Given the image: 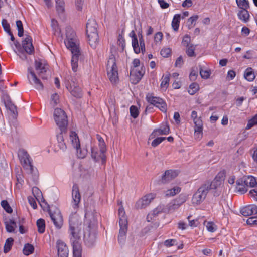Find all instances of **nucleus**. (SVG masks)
<instances>
[{"instance_id": "obj_58", "label": "nucleus", "mask_w": 257, "mask_h": 257, "mask_svg": "<svg viewBox=\"0 0 257 257\" xmlns=\"http://www.w3.org/2000/svg\"><path fill=\"white\" fill-rule=\"evenodd\" d=\"M96 138H97V140H98V142H99V148H102L106 149L105 143L103 139V138L100 136H99V135H97Z\"/></svg>"}, {"instance_id": "obj_37", "label": "nucleus", "mask_w": 257, "mask_h": 257, "mask_svg": "<svg viewBox=\"0 0 257 257\" xmlns=\"http://www.w3.org/2000/svg\"><path fill=\"white\" fill-rule=\"evenodd\" d=\"M159 97H155L152 96L151 94H148L146 95V99L147 101L151 105H153V106H155L158 102V100L159 99Z\"/></svg>"}, {"instance_id": "obj_12", "label": "nucleus", "mask_w": 257, "mask_h": 257, "mask_svg": "<svg viewBox=\"0 0 257 257\" xmlns=\"http://www.w3.org/2000/svg\"><path fill=\"white\" fill-rule=\"evenodd\" d=\"M132 63H133V67H131V68L130 75H131V77L133 80V83L134 84H136L140 81L142 77H143V74L142 73V72L140 71H139V70L138 71L136 69V68L138 67L140 65V64L139 59H134Z\"/></svg>"}, {"instance_id": "obj_41", "label": "nucleus", "mask_w": 257, "mask_h": 257, "mask_svg": "<svg viewBox=\"0 0 257 257\" xmlns=\"http://www.w3.org/2000/svg\"><path fill=\"white\" fill-rule=\"evenodd\" d=\"M1 205L6 212L8 213H12L13 209L7 200H2L1 202Z\"/></svg>"}, {"instance_id": "obj_31", "label": "nucleus", "mask_w": 257, "mask_h": 257, "mask_svg": "<svg viewBox=\"0 0 257 257\" xmlns=\"http://www.w3.org/2000/svg\"><path fill=\"white\" fill-rule=\"evenodd\" d=\"M170 128L168 125H166L163 128H157L155 130L151 136L167 135L169 133Z\"/></svg>"}, {"instance_id": "obj_42", "label": "nucleus", "mask_w": 257, "mask_h": 257, "mask_svg": "<svg viewBox=\"0 0 257 257\" xmlns=\"http://www.w3.org/2000/svg\"><path fill=\"white\" fill-rule=\"evenodd\" d=\"M238 7L241 9H248L249 7V3L246 0H236Z\"/></svg>"}, {"instance_id": "obj_50", "label": "nucleus", "mask_w": 257, "mask_h": 257, "mask_svg": "<svg viewBox=\"0 0 257 257\" xmlns=\"http://www.w3.org/2000/svg\"><path fill=\"white\" fill-rule=\"evenodd\" d=\"M171 53V49L169 48H163L160 52V54L162 56L165 58L168 57Z\"/></svg>"}, {"instance_id": "obj_64", "label": "nucleus", "mask_w": 257, "mask_h": 257, "mask_svg": "<svg viewBox=\"0 0 257 257\" xmlns=\"http://www.w3.org/2000/svg\"><path fill=\"white\" fill-rule=\"evenodd\" d=\"M73 257H82V256H81L82 248L73 249Z\"/></svg>"}, {"instance_id": "obj_4", "label": "nucleus", "mask_w": 257, "mask_h": 257, "mask_svg": "<svg viewBox=\"0 0 257 257\" xmlns=\"http://www.w3.org/2000/svg\"><path fill=\"white\" fill-rule=\"evenodd\" d=\"M79 222L76 215L70 217L69 233L70 242L73 249L82 248L80 229L78 227Z\"/></svg>"}, {"instance_id": "obj_51", "label": "nucleus", "mask_w": 257, "mask_h": 257, "mask_svg": "<svg viewBox=\"0 0 257 257\" xmlns=\"http://www.w3.org/2000/svg\"><path fill=\"white\" fill-rule=\"evenodd\" d=\"M87 152V149L83 148V149H81L80 147L78 148V152H77V153L79 158H84L86 156Z\"/></svg>"}, {"instance_id": "obj_30", "label": "nucleus", "mask_w": 257, "mask_h": 257, "mask_svg": "<svg viewBox=\"0 0 257 257\" xmlns=\"http://www.w3.org/2000/svg\"><path fill=\"white\" fill-rule=\"evenodd\" d=\"M244 77L248 81H252L255 79L254 73L251 67H248L245 70Z\"/></svg>"}, {"instance_id": "obj_10", "label": "nucleus", "mask_w": 257, "mask_h": 257, "mask_svg": "<svg viewBox=\"0 0 257 257\" xmlns=\"http://www.w3.org/2000/svg\"><path fill=\"white\" fill-rule=\"evenodd\" d=\"M48 212L55 227L57 229H60L63 223V217L60 211L56 208L53 211L49 209Z\"/></svg>"}, {"instance_id": "obj_61", "label": "nucleus", "mask_w": 257, "mask_h": 257, "mask_svg": "<svg viewBox=\"0 0 257 257\" xmlns=\"http://www.w3.org/2000/svg\"><path fill=\"white\" fill-rule=\"evenodd\" d=\"M176 240L175 239H168L164 242V244L167 247H170L175 244Z\"/></svg>"}, {"instance_id": "obj_27", "label": "nucleus", "mask_w": 257, "mask_h": 257, "mask_svg": "<svg viewBox=\"0 0 257 257\" xmlns=\"http://www.w3.org/2000/svg\"><path fill=\"white\" fill-rule=\"evenodd\" d=\"M56 8L59 16H63L65 12V3L64 0H55Z\"/></svg>"}, {"instance_id": "obj_1", "label": "nucleus", "mask_w": 257, "mask_h": 257, "mask_svg": "<svg viewBox=\"0 0 257 257\" xmlns=\"http://www.w3.org/2000/svg\"><path fill=\"white\" fill-rule=\"evenodd\" d=\"M54 118L59 127V132L57 134V146L59 149L64 152L67 147L64 142V138L67 135L68 119L65 111L61 108H56L54 112Z\"/></svg>"}, {"instance_id": "obj_8", "label": "nucleus", "mask_w": 257, "mask_h": 257, "mask_svg": "<svg viewBox=\"0 0 257 257\" xmlns=\"http://www.w3.org/2000/svg\"><path fill=\"white\" fill-rule=\"evenodd\" d=\"M66 80V88L73 96L76 98H81L82 96L81 89L78 85V82L76 78H73L71 76H68Z\"/></svg>"}, {"instance_id": "obj_35", "label": "nucleus", "mask_w": 257, "mask_h": 257, "mask_svg": "<svg viewBox=\"0 0 257 257\" xmlns=\"http://www.w3.org/2000/svg\"><path fill=\"white\" fill-rule=\"evenodd\" d=\"M38 231L40 233H43L45 230V222L43 219H39L37 221Z\"/></svg>"}, {"instance_id": "obj_18", "label": "nucleus", "mask_w": 257, "mask_h": 257, "mask_svg": "<svg viewBox=\"0 0 257 257\" xmlns=\"http://www.w3.org/2000/svg\"><path fill=\"white\" fill-rule=\"evenodd\" d=\"M22 47L25 52L28 54L31 55L34 52V48L32 44V39L30 36H27L22 42Z\"/></svg>"}, {"instance_id": "obj_53", "label": "nucleus", "mask_w": 257, "mask_h": 257, "mask_svg": "<svg viewBox=\"0 0 257 257\" xmlns=\"http://www.w3.org/2000/svg\"><path fill=\"white\" fill-rule=\"evenodd\" d=\"M198 18L199 17L198 15H194L188 19L187 24L189 29H190L193 27L192 25L193 23L196 21Z\"/></svg>"}, {"instance_id": "obj_59", "label": "nucleus", "mask_w": 257, "mask_h": 257, "mask_svg": "<svg viewBox=\"0 0 257 257\" xmlns=\"http://www.w3.org/2000/svg\"><path fill=\"white\" fill-rule=\"evenodd\" d=\"M84 0H75L76 7L77 10L82 11Z\"/></svg>"}, {"instance_id": "obj_39", "label": "nucleus", "mask_w": 257, "mask_h": 257, "mask_svg": "<svg viewBox=\"0 0 257 257\" xmlns=\"http://www.w3.org/2000/svg\"><path fill=\"white\" fill-rule=\"evenodd\" d=\"M165 211V208L163 205H159L155 209L153 210L152 215L153 217L157 216L159 213L164 212Z\"/></svg>"}, {"instance_id": "obj_49", "label": "nucleus", "mask_w": 257, "mask_h": 257, "mask_svg": "<svg viewBox=\"0 0 257 257\" xmlns=\"http://www.w3.org/2000/svg\"><path fill=\"white\" fill-rule=\"evenodd\" d=\"M210 74L211 72L210 70H204L202 69V68H200V74L202 78L208 79L210 77Z\"/></svg>"}, {"instance_id": "obj_9", "label": "nucleus", "mask_w": 257, "mask_h": 257, "mask_svg": "<svg viewBox=\"0 0 257 257\" xmlns=\"http://www.w3.org/2000/svg\"><path fill=\"white\" fill-rule=\"evenodd\" d=\"M84 240L85 244L89 247L94 245L96 241V228L94 223L92 224H89L87 228L84 232Z\"/></svg>"}, {"instance_id": "obj_56", "label": "nucleus", "mask_w": 257, "mask_h": 257, "mask_svg": "<svg viewBox=\"0 0 257 257\" xmlns=\"http://www.w3.org/2000/svg\"><path fill=\"white\" fill-rule=\"evenodd\" d=\"M206 227L207 230L209 232H214L216 231L215 225L212 222H207Z\"/></svg>"}, {"instance_id": "obj_38", "label": "nucleus", "mask_w": 257, "mask_h": 257, "mask_svg": "<svg viewBox=\"0 0 257 257\" xmlns=\"http://www.w3.org/2000/svg\"><path fill=\"white\" fill-rule=\"evenodd\" d=\"M34 250V246L29 243L26 244L23 249V253L26 255L32 254Z\"/></svg>"}, {"instance_id": "obj_24", "label": "nucleus", "mask_w": 257, "mask_h": 257, "mask_svg": "<svg viewBox=\"0 0 257 257\" xmlns=\"http://www.w3.org/2000/svg\"><path fill=\"white\" fill-rule=\"evenodd\" d=\"M136 30V28L135 30H133L129 34V36L132 38V46L134 51L135 53L138 54L140 52V48H139V43L137 36L135 34V31Z\"/></svg>"}, {"instance_id": "obj_47", "label": "nucleus", "mask_w": 257, "mask_h": 257, "mask_svg": "<svg viewBox=\"0 0 257 257\" xmlns=\"http://www.w3.org/2000/svg\"><path fill=\"white\" fill-rule=\"evenodd\" d=\"M162 81L161 83V87H167L170 81V74H168L162 77Z\"/></svg>"}, {"instance_id": "obj_52", "label": "nucleus", "mask_w": 257, "mask_h": 257, "mask_svg": "<svg viewBox=\"0 0 257 257\" xmlns=\"http://www.w3.org/2000/svg\"><path fill=\"white\" fill-rule=\"evenodd\" d=\"M166 139V137H158L154 139L152 142V146L154 147H156L159 144H160L161 142H162L164 140H165Z\"/></svg>"}, {"instance_id": "obj_15", "label": "nucleus", "mask_w": 257, "mask_h": 257, "mask_svg": "<svg viewBox=\"0 0 257 257\" xmlns=\"http://www.w3.org/2000/svg\"><path fill=\"white\" fill-rule=\"evenodd\" d=\"M45 63H43L41 60H35V68L39 77L43 80L47 79V76L45 75L47 72V68L45 67Z\"/></svg>"}, {"instance_id": "obj_14", "label": "nucleus", "mask_w": 257, "mask_h": 257, "mask_svg": "<svg viewBox=\"0 0 257 257\" xmlns=\"http://www.w3.org/2000/svg\"><path fill=\"white\" fill-rule=\"evenodd\" d=\"M155 197V195L153 193L148 194L143 196L136 203L135 207L137 209H142L147 207Z\"/></svg>"}, {"instance_id": "obj_28", "label": "nucleus", "mask_w": 257, "mask_h": 257, "mask_svg": "<svg viewBox=\"0 0 257 257\" xmlns=\"http://www.w3.org/2000/svg\"><path fill=\"white\" fill-rule=\"evenodd\" d=\"M247 9H241L237 14L239 19L245 23L247 22L249 18V14Z\"/></svg>"}, {"instance_id": "obj_44", "label": "nucleus", "mask_w": 257, "mask_h": 257, "mask_svg": "<svg viewBox=\"0 0 257 257\" xmlns=\"http://www.w3.org/2000/svg\"><path fill=\"white\" fill-rule=\"evenodd\" d=\"M186 53L189 57H195L196 54L195 53V46L193 45H191L189 46L186 47Z\"/></svg>"}, {"instance_id": "obj_33", "label": "nucleus", "mask_w": 257, "mask_h": 257, "mask_svg": "<svg viewBox=\"0 0 257 257\" xmlns=\"http://www.w3.org/2000/svg\"><path fill=\"white\" fill-rule=\"evenodd\" d=\"M181 15L180 14H175L172 21V27L174 31H176L178 30Z\"/></svg>"}, {"instance_id": "obj_54", "label": "nucleus", "mask_w": 257, "mask_h": 257, "mask_svg": "<svg viewBox=\"0 0 257 257\" xmlns=\"http://www.w3.org/2000/svg\"><path fill=\"white\" fill-rule=\"evenodd\" d=\"M2 25L6 32L9 33L11 32L10 24L7 20L3 19L2 21Z\"/></svg>"}, {"instance_id": "obj_6", "label": "nucleus", "mask_w": 257, "mask_h": 257, "mask_svg": "<svg viewBox=\"0 0 257 257\" xmlns=\"http://www.w3.org/2000/svg\"><path fill=\"white\" fill-rule=\"evenodd\" d=\"M18 157L24 168L28 170L31 174H34L33 180L36 183L38 181V176L35 173L32 160L29 154L25 150L21 149L18 152Z\"/></svg>"}, {"instance_id": "obj_29", "label": "nucleus", "mask_w": 257, "mask_h": 257, "mask_svg": "<svg viewBox=\"0 0 257 257\" xmlns=\"http://www.w3.org/2000/svg\"><path fill=\"white\" fill-rule=\"evenodd\" d=\"M243 183L246 186L250 187H254L257 185L255 178L252 176L245 177L243 180Z\"/></svg>"}, {"instance_id": "obj_19", "label": "nucleus", "mask_w": 257, "mask_h": 257, "mask_svg": "<svg viewBox=\"0 0 257 257\" xmlns=\"http://www.w3.org/2000/svg\"><path fill=\"white\" fill-rule=\"evenodd\" d=\"M240 213L244 216L257 214V205L251 204L246 206L240 210Z\"/></svg>"}, {"instance_id": "obj_43", "label": "nucleus", "mask_w": 257, "mask_h": 257, "mask_svg": "<svg viewBox=\"0 0 257 257\" xmlns=\"http://www.w3.org/2000/svg\"><path fill=\"white\" fill-rule=\"evenodd\" d=\"M18 30V36L20 37H22L24 34V29L22 23L20 20H17L16 22Z\"/></svg>"}, {"instance_id": "obj_57", "label": "nucleus", "mask_w": 257, "mask_h": 257, "mask_svg": "<svg viewBox=\"0 0 257 257\" xmlns=\"http://www.w3.org/2000/svg\"><path fill=\"white\" fill-rule=\"evenodd\" d=\"M190 37L188 35H185L183 38L182 43L184 46L188 47L190 46Z\"/></svg>"}, {"instance_id": "obj_25", "label": "nucleus", "mask_w": 257, "mask_h": 257, "mask_svg": "<svg viewBox=\"0 0 257 257\" xmlns=\"http://www.w3.org/2000/svg\"><path fill=\"white\" fill-rule=\"evenodd\" d=\"M69 139L72 146L77 150V152H78V148L80 147V144L77 134L74 132H70Z\"/></svg>"}, {"instance_id": "obj_3", "label": "nucleus", "mask_w": 257, "mask_h": 257, "mask_svg": "<svg viewBox=\"0 0 257 257\" xmlns=\"http://www.w3.org/2000/svg\"><path fill=\"white\" fill-rule=\"evenodd\" d=\"M219 177L218 175L212 181H207L200 186L193 196V204H200L205 199L210 189H216L221 184V181L218 179Z\"/></svg>"}, {"instance_id": "obj_62", "label": "nucleus", "mask_w": 257, "mask_h": 257, "mask_svg": "<svg viewBox=\"0 0 257 257\" xmlns=\"http://www.w3.org/2000/svg\"><path fill=\"white\" fill-rule=\"evenodd\" d=\"M51 101L53 102L54 105H56L59 102V96L57 93H54L51 97Z\"/></svg>"}, {"instance_id": "obj_21", "label": "nucleus", "mask_w": 257, "mask_h": 257, "mask_svg": "<svg viewBox=\"0 0 257 257\" xmlns=\"http://www.w3.org/2000/svg\"><path fill=\"white\" fill-rule=\"evenodd\" d=\"M58 257H68V248L66 245L62 241H58L57 243Z\"/></svg>"}, {"instance_id": "obj_7", "label": "nucleus", "mask_w": 257, "mask_h": 257, "mask_svg": "<svg viewBox=\"0 0 257 257\" xmlns=\"http://www.w3.org/2000/svg\"><path fill=\"white\" fill-rule=\"evenodd\" d=\"M107 75L112 83H116L118 80V70L115 58L113 55L109 56L107 64Z\"/></svg>"}, {"instance_id": "obj_23", "label": "nucleus", "mask_w": 257, "mask_h": 257, "mask_svg": "<svg viewBox=\"0 0 257 257\" xmlns=\"http://www.w3.org/2000/svg\"><path fill=\"white\" fill-rule=\"evenodd\" d=\"M5 105L12 114L13 118H16L18 114L17 107L10 100L9 97L8 98V100L5 101Z\"/></svg>"}, {"instance_id": "obj_63", "label": "nucleus", "mask_w": 257, "mask_h": 257, "mask_svg": "<svg viewBox=\"0 0 257 257\" xmlns=\"http://www.w3.org/2000/svg\"><path fill=\"white\" fill-rule=\"evenodd\" d=\"M255 124H257V121L254 120L253 119H251L248 120L247 125L246 126V129H250Z\"/></svg>"}, {"instance_id": "obj_60", "label": "nucleus", "mask_w": 257, "mask_h": 257, "mask_svg": "<svg viewBox=\"0 0 257 257\" xmlns=\"http://www.w3.org/2000/svg\"><path fill=\"white\" fill-rule=\"evenodd\" d=\"M183 60L181 56L179 57L176 60L175 66L176 67H181L183 64Z\"/></svg>"}, {"instance_id": "obj_17", "label": "nucleus", "mask_w": 257, "mask_h": 257, "mask_svg": "<svg viewBox=\"0 0 257 257\" xmlns=\"http://www.w3.org/2000/svg\"><path fill=\"white\" fill-rule=\"evenodd\" d=\"M191 117L193 120L195 124V133L197 134L202 133L203 122L200 117H197V113L196 111L193 110L192 111Z\"/></svg>"}, {"instance_id": "obj_26", "label": "nucleus", "mask_w": 257, "mask_h": 257, "mask_svg": "<svg viewBox=\"0 0 257 257\" xmlns=\"http://www.w3.org/2000/svg\"><path fill=\"white\" fill-rule=\"evenodd\" d=\"M118 215H119V224H127V220L125 216V212L124 209L122 206L119 207L118 209Z\"/></svg>"}, {"instance_id": "obj_34", "label": "nucleus", "mask_w": 257, "mask_h": 257, "mask_svg": "<svg viewBox=\"0 0 257 257\" xmlns=\"http://www.w3.org/2000/svg\"><path fill=\"white\" fill-rule=\"evenodd\" d=\"M158 101V102L155 106L158 108L162 112H166L167 106L165 101L160 97Z\"/></svg>"}, {"instance_id": "obj_36", "label": "nucleus", "mask_w": 257, "mask_h": 257, "mask_svg": "<svg viewBox=\"0 0 257 257\" xmlns=\"http://www.w3.org/2000/svg\"><path fill=\"white\" fill-rule=\"evenodd\" d=\"M13 242L14 239L11 237L7 239L4 246V252L5 253L8 252L11 250L13 244Z\"/></svg>"}, {"instance_id": "obj_11", "label": "nucleus", "mask_w": 257, "mask_h": 257, "mask_svg": "<svg viewBox=\"0 0 257 257\" xmlns=\"http://www.w3.org/2000/svg\"><path fill=\"white\" fill-rule=\"evenodd\" d=\"M106 149L100 148V150L96 147H91V156L94 162H97L101 160L102 164L106 161L105 152Z\"/></svg>"}, {"instance_id": "obj_46", "label": "nucleus", "mask_w": 257, "mask_h": 257, "mask_svg": "<svg viewBox=\"0 0 257 257\" xmlns=\"http://www.w3.org/2000/svg\"><path fill=\"white\" fill-rule=\"evenodd\" d=\"M181 191V188L179 187H175L172 189L168 190L166 193L167 196H173L176 194L179 193Z\"/></svg>"}, {"instance_id": "obj_2", "label": "nucleus", "mask_w": 257, "mask_h": 257, "mask_svg": "<svg viewBox=\"0 0 257 257\" xmlns=\"http://www.w3.org/2000/svg\"><path fill=\"white\" fill-rule=\"evenodd\" d=\"M66 39L64 42L66 47L69 49L72 53L71 66L74 72L77 70L78 61L81 55V52L77 44V40L76 34L74 30L68 27L66 29Z\"/></svg>"}, {"instance_id": "obj_16", "label": "nucleus", "mask_w": 257, "mask_h": 257, "mask_svg": "<svg viewBox=\"0 0 257 257\" xmlns=\"http://www.w3.org/2000/svg\"><path fill=\"white\" fill-rule=\"evenodd\" d=\"M72 196V205L74 209L77 208L78 207V205L80 202L81 195L79 192V188L76 184H74L73 186Z\"/></svg>"}, {"instance_id": "obj_20", "label": "nucleus", "mask_w": 257, "mask_h": 257, "mask_svg": "<svg viewBox=\"0 0 257 257\" xmlns=\"http://www.w3.org/2000/svg\"><path fill=\"white\" fill-rule=\"evenodd\" d=\"M178 175V172L177 170H167L162 176L161 181L162 183H168L174 179Z\"/></svg>"}, {"instance_id": "obj_55", "label": "nucleus", "mask_w": 257, "mask_h": 257, "mask_svg": "<svg viewBox=\"0 0 257 257\" xmlns=\"http://www.w3.org/2000/svg\"><path fill=\"white\" fill-rule=\"evenodd\" d=\"M139 48H140V51H141L143 54L145 52V44L142 35L141 34V36L139 35Z\"/></svg>"}, {"instance_id": "obj_22", "label": "nucleus", "mask_w": 257, "mask_h": 257, "mask_svg": "<svg viewBox=\"0 0 257 257\" xmlns=\"http://www.w3.org/2000/svg\"><path fill=\"white\" fill-rule=\"evenodd\" d=\"M120 229L118 235L119 243L123 244L126 239V234L127 230V224H119Z\"/></svg>"}, {"instance_id": "obj_45", "label": "nucleus", "mask_w": 257, "mask_h": 257, "mask_svg": "<svg viewBox=\"0 0 257 257\" xmlns=\"http://www.w3.org/2000/svg\"><path fill=\"white\" fill-rule=\"evenodd\" d=\"M32 193H33V195L34 196V197H35V198L37 200H39V199L41 197H42V194L41 191L37 187H33V188H32ZM42 199H43V198H42Z\"/></svg>"}, {"instance_id": "obj_40", "label": "nucleus", "mask_w": 257, "mask_h": 257, "mask_svg": "<svg viewBox=\"0 0 257 257\" xmlns=\"http://www.w3.org/2000/svg\"><path fill=\"white\" fill-rule=\"evenodd\" d=\"M199 89V85L196 83H192L189 86L188 90V93L191 95H194Z\"/></svg>"}, {"instance_id": "obj_5", "label": "nucleus", "mask_w": 257, "mask_h": 257, "mask_svg": "<svg viewBox=\"0 0 257 257\" xmlns=\"http://www.w3.org/2000/svg\"><path fill=\"white\" fill-rule=\"evenodd\" d=\"M97 24L94 19H90L86 24V34L88 42L93 49H95L99 42V37L97 30Z\"/></svg>"}, {"instance_id": "obj_32", "label": "nucleus", "mask_w": 257, "mask_h": 257, "mask_svg": "<svg viewBox=\"0 0 257 257\" xmlns=\"http://www.w3.org/2000/svg\"><path fill=\"white\" fill-rule=\"evenodd\" d=\"M236 189L241 194H244L247 191V186L243 183V180H237L236 181Z\"/></svg>"}, {"instance_id": "obj_13", "label": "nucleus", "mask_w": 257, "mask_h": 257, "mask_svg": "<svg viewBox=\"0 0 257 257\" xmlns=\"http://www.w3.org/2000/svg\"><path fill=\"white\" fill-rule=\"evenodd\" d=\"M27 78L29 83L31 84L34 85L35 88L38 90H42L44 88V86L40 79L37 77L36 74L32 70L31 67L28 69Z\"/></svg>"}, {"instance_id": "obj_48", "label": "nucleus", "mask_w": 257, "mask_h": 257, "mask_svg": "<svg viewBox=\"0 0 257 257\" xmlns=\"http://www.w3.org/2000/svg\"><path fill=\"white\" fill-rule=\"evenodd\" d=\"M131 116L134 118H136L139 115V110L137 106L132 105L130 108Z\"/></svg>"}]
</instances>
